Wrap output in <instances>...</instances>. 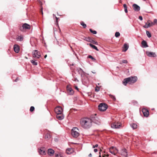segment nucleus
<instances>
[{"mask_svg":"<svg viewBox=\"0 0 157 157\" xmlns=\"http://www.w3.org/2000/svg\"><path fill=\"white\" fill-rule=\"evenodd\" d=\"M80 124L83 128L88 129L92 125V120L87 117L82 118L80 120Z\"/></svg>","mask_w":157,"mask_h":157,"instance_id":"1","label":"nucleus"},{"mask_svg":"<svg viewBox=\"0 0 157 157\" xmlns=\"http://www.w3.org/2000/svg\"><path fill=\"white\" fill-rule=\"evenodd\" d=\"M137 80L136 76H131L125 78L123 82V84L126 86L127 83L132 84L135 83Z\"/></svg>","mask_w":157,"mask_h":157,"instance_id":"2","label":"nucleus"},{"mask_svg":"<svg viewBox=\"0 0 157 157\" xmlns=\"http://www.w3.org/2000/svg\"><path fill=\"white\" fill-rule=\"evenodd\" d=\"M79 130L76 127H74L71 130V135L73 136L76 138L79 135Z\"/></svg>","mask_w":157,"mask_h":157,"instance_id":"3","label":"nucleus"},{"mask_svg":"<svg viewBox=\"0 0 157 157\" xmlns=\"http://www.w3.org/2000/svg\"><path fill=\"white\" fill-rule=\"evenodd\" d=\"M108 106L107 104L104 103H101L98 106L99 110L101 111H104L106 110Z\"/></svg>","mask_w":157,"mask_h":157,"instance_id":"4","label":"nucleus"},{"mask_svg":"<svg viewBox=\"0 0 157 157\" xmlns=\"http://www.w3.org/2000/svg\"><path fill=\"white\" fill-rule=\"evenodd\" d=\"M33 53V57L34 58H39L41 56L40 52L38 51L37 50H34Z\"/></svg>","mask_w":157,"mask_h":157,"instance_id":"5","label":"nucleus"},{"mask_svg":"<svg viewBox=\"0 0 157 157\" xmlns=\"http://www.w3.org/2000/svg\"><path fill=\"white\" fill-rule=\"evenodd\" d=\"M121 126V124L119 123H118V122L113 123L111 124V127L113 128H120Z\"/></svg>","mask_w":157,"mask_h":157,"instance_id":"6","label":"nucleus"},{"mask_svg":"<svg viewBox=\"0 0 157 157\" xmlns=\"http://www.w3.org/2000/svg\"><path fill=\"white\" fill-rule=\"evenodd\" d=\"M109 152L112 154L115 155L118 153V151L116 148L113 147L110 148Z\"/></svg>","mask_w":157,"mask_h":157,"instance_id":"7","label":"nucleus"},{"mask_svg":"<svg viewBox=\"0 0 157 157\" xmlns=\"http://www.w3.org/2000/svg\"><path fill=\"white\" fill-rule=\"evenodd\" d=\"M55 111L56 114L62 113L63 111L62 108L60 106L56 107L55 108Z\"/></svg>","mask_w":157,"mask_h":157,"instance_id":"8","label":"nucleus"},{"mask_svg":"<svg viewBox=\"0 0 157 157\" xmlns=\"http://www.w3.org/2000/svg\"><path fill=\"white\" fill-rule=\"evenodd\" d=\"M120 154L124 157H127L128 155L126 150L124 148L122 149L120 151Z\"/></svg>","mask_w":157,"mask_h":157,"instance_id":"9","label":"nucleus"},{"mask_svg":"<svg viewBox=\"0 0 157 157\" xmlns=\"http://www.w3.org/2000/svg\"><path fill=\"white\" fill-rule=\"evenodd\" d=\"M30 28V25L27 23H24L23 24L22 26L21 27L20 29L21 31H22L23 29H29Z\"/></svg>","mask_w":157,"mask_h":157,"instance_id":"10","label":"nucleus"},{"mask_svg":"<svg viewBox=\"0 0 157 157\" xmlns=\"http://www.w3.org/2000/svg\"><path fill=\"white\" fill-rule=\"evenodd\" d=\"M142 112L144 117H147L148 116L149 112L148 110L147 109L145 108H143L142 109Z\"/></svg>","mask_w":157,"mask_h":157,"instance_id":"11","label":"nucleus"},{"mask_svg":"<svg viewBox=\"0 0 157 157\" xmlns=\"http://www.w3.org/2000/svg\"><path fill=\"white\" fill-rule=\"evenodd\" d=\"M45 149L44 147H41L38 150L39 153L40 155H44L45 154Z\"/></svg>","mask_w":157,"mask_h":157,"instance_id":"12","label":"nucleus"},{"mask_svg":"<svg viewBox=\"0 0 157 157\" xmlns=\"http://www.w3.org/2000/svg\"><path fill=\"white\" fill-rule=\"evenodd\" d=\"M146 54L148 56L150 57H155L156 56L155 53L153 52H146Z\"/></svg>","mask_w":157,"mask_h":157,"instance_id":"13","label":"nucleus"},{"mask_svg":"<svg viewBox=\"0 0 157 157\" xmlns=\"http://www.w3.org/2000/svg\"><path fill=\"white\" fill-rule=\"evenodd\" d=\"M91 120L92 121L97 124H99L101 123L100 119L98 117H94Z\"/></svg>","mask_w":157,"mask_h":157,"instance_id":"14","label":"nucleus"},{"mask_svg":"<svg viewBox=\"0 0 157 157\" xmlns=\"http://www.w3.org/2000/svg\"><path fill=\"white\" fill-rule=\"evenodd\" d=\"M132 6L134 10L136 12H138L140 11V7L137 5L134 4L132 5Z\"/></svg>","mask_w":157,"mask_h":157,"instance_id":"15","label":"nucleus"},{"mask_svg":"<svg viewBox=\"0 0 157 157\" xmlns=\"http://www.w3.org/2000/svg\"><path fill=\"white\" fill-rule=\"evenodd\" d=\"M67 90L68 93L70 95H72L74 93V91L71 88L70 86H67Z\"/></svg>","mask_w":157,"mask_h":157,"instance_id":"16","label":"nucleus"},{"mask_svg":"<svg viewBox=\"0 0 157 157\" xmlns=\"http://www.w3.org/2000/svg\"><path fill=\"white\" fill-rule=\"evenodd\" d=\"M56 118L59 120H62L64 118V116L62 113L57 114L56 115Z\"/></svg>","mask_w":157,"mask_h":157,"instance_id":"17","label":"nucleus"},{"mask_svg":"<svg viewBox=\"0 0 157 157\" xmlns=\"http://www.w3.org/2000/svg\"><path fill=\"white\" fill-rule=\"evenodd\" d=\"M54 150L51 148L48 149V154L51 156L54 155Z\"/></svg>","mask_w":157,"mask_h":157,"instance_id":"18","label":"nucleus"},{"mask_svg":"<svg viewBox=\"0 0 157 157\" xmlns=\"http://www.w3.org/2000/svg\"><path fill=\"white\" fill-rule=\"evenodd\" d=\"M13 48L14 51L16 53H18L19 51V48L18 45L15 44L13 46Z\"/></svg>","mask_w":157,"mask_h":157,"instance_id":"19","label":"nucleus"},{"mask_svg":"<svg viewBox=\"0 0 157 157\" xmlns=\"http://www.w3.org/2000/svg\"><path fill=\"white\" fill-rule=\"evenodd\" d=\"M88 41L94 44L97 45L98 44V42L97 41H95L94 40L91 39L90 37H88Z\"/></svg>","mask_w":157,"mask_h":157,"instance_id":"20","label":"nucleus"},{"mask_svg":"<svg viewBox=\"0 0 157 157\" xmlns=\"http://www.w3.org/2000/svg\"><path fill=\"white\" fill-rule=\"evenodd\" d=\"M141 44L143 48H145L148 47L147 42L145 40H143L142 41Z\"/></svg>","mask_w":157,"mask_h":157,"instance_id":"21","label":"nucleus"},{"mask_svg":"<svg viewBox=\"0 0 157 157\" xmlns=\"http://www.w3.org/2000/svg\"><path fill=\"white\" fill-rule=\"evenodd\" d=\"M123 48L124 49L123 50V51L125 52L129 48V46L128 44L125 43L124 44Z\"/></svg>","mask_w":157,"mask_h":157,"instance_id":"22","label":"nucleus"},{"mask_svg":"<svg viewBox=\"0 0 157 157\" xmlns=\"http://www.w3.org/2000/svg\"><path fill=\"white\" fill-rule=\"evenodd\" d=\"M89 45L91 48H93V49L96 50L97 51H99V50L98 48L95 45L90 43L89 44Z\"/></svg>","mask_w":157,"mask_h":157,"instance_id":"23","label":"nucleus"},{"mask_svg":"<svg viewBox=\"0 0 157 157\" xmlns=\"http://www.w3.org/2000/svg\"><path fill=\"white\" fill-rule=\"evenodd\" d=\"M79 74L81 75H84L85 72L82 71V69H77Z\"/></svg>","mask_w":157,"mask_h":157,"instance_id":"24","label":"nucleus"},{"mask_svg":"<svg viewBox=\"0 0 157 157\" xmlns=\"http://www.w3.org/2000/svg\"><path fill=\"white\" fill-rule=\"evenodd\" d=\"M73 150L71 148L67 149L66 150V152L67 154H69L71 153Z\"/></svg>","mask_w":157,"mask_h":157,"instance_id":"25","label":"nucleus"},{"mask_svg":"<svg viewBox=\"0 0 157 157\" xmlns=\"http://www.w3.org/2000/svg\"><path fill=\"white\" fill-rule=\"evenodd\" d=\"M51 138V135L49 133H47L45 135V138L46 139H49Z\"/></svg>","mask_w":157,"mask_h":157,"instance_id":"26","label":"nucleus"},{"mask_svg":"<svg viewBox=\"0 0 157 157\" xmlns=\"http://www.w3.org/2000/svg\"><path fill=\"white\" fill-rule=\"evenodd\" d=\"M23 40V38L21 36H19L17 38V40L18 41H22Z\"/></svg>","mask_w":157,"mask_h":157,"instance_id":"27","label":"nucleus"},{"mask_svg":"<svg viewBox=\"0 0 157 157\" xmlns=\"http://www.w3.org/2000/svg\"><path fill=\"white\" fill-rule=\"evenodd\" d=\"M131 126L133 129H135L137 128V125L136 124L134 123L131 125Z\"/></svg>","mask_w":157,"mask_h":157,"instance_id":"28","label":"nucleus"},{"mask_svg":"<svg viewBox=\"0 0 157 157\" xmlns=\"http://www.w3.org/2000/svg\"><path fill=\"white\" fill-rule=\"evenodd\" d=\"M109 97L111 98L113 101H115L116 100V98L115 97L113 96V95H112V94H109Z\"/></svg>","mask_w":157,"mask_h":157,"instance_id":"29","label":"nucleus"},{"mask_svg":"<svg viewBox=\"0 0 157 157\" xmlns=\"http://www.w3.org/2000/svg\"><path fill=\"white\" fill-rule=\"evenodd\" d=\"M80 24L83 26L84 28H86V24H85L83 21H81L80 22Z\"/></svg>","mask_w":157,"mask_h":157,"instance_id":"30","label":"nucleus"},{"mask_svg":"<svg viewBox=\"0 0 157 157\" xmlns=\"http://www.w3.org/2000/svg\"><path fill=\"white\" fill-rule=\"evenodd\" d=\"M39 3L40 4V7H41V13L43 14V7L42 6V2L41 1H40V0L39 1Z\"/></svg>","mask_w":157,"mask_h":157,"instance_id":"31","label":"nucleus"},{"mask_svg":"<svg viewBox=\"0 0 157 157\" xmlns=\"http://www.w3.org/2000/svg\"><path fill=\"white\" fill-rule=\"evenodd\" d=\"M90 32L94 34H96L97 33V32L95 30H93L92 29H89Z\"/></svg>","mask_w":157,"mask_h":157,"instance_id":"32","label":"nucleus"},{"mask_svg":"<svg viewBox=\"0 0 157 157\" xmlns=\"http://www.w3.org/2000/svg\"><path fill=\"white\" fill-rule=\"evenodd\" d=\"M146 33L147 35L148 38H150L151 37V34L148 31H146Z\"/></svg>","mask_w":157,"mask_h":157,"instance_id":"33","label":"nucleus"},{"mask_svg":"<svg viewBox=\"0 0 157 157\" xmlns=\"http://www.w3.org/2000/svg\"><path fill=\"white\" fill-rule=\"evenodd\" d=\"M88 57L90 58L93 61H96V59L94 58L91 55H89L88 56Z\"/></svg>","mask_w":157,"mask_h":157,"instance_id":"34","label":"nucleus"},{"mask_svg":"<svg viewBox=\"0 0 157 157\" xmlns=\"http://www.w3.org/2000/svg\"><path fill=\"white\" fill-rule=\"evenodd\" d=\"M120 35V33L119 32H116L115 33V36L116 37H118Z\"/></svg>","mask_w":157,"mask_h":157,"instance_id":"35","label":"nucleus"},{"mask_svg":"<svg viewBox=\"0 0 157 157\" xmlns=\"http://www.w3.org/2000/svg\"><path fill=\"white\" fill-rule=\"evenodd\" d=\"M31 62L33 65H36L37 64V63L34 60H31Z\"/></svg>","mask_w":157,"mask_h":157,"instance_id":"36","label":"nucleus"},{"mask_svg":"<svg viewBox=\"0 0 157 157\" xmlns=\"http://www.w3.org/2000/svg\"><path fill=\"white\" fill-rule=\"evenodd\" d=\"M34 107L33 106H31L30 109V111L31 112H33L34 110Z\"/></svg>","mask_w":157,"mask_h":157,"instance_id":"37","label":"nucleus"},{"mask_svg":"<svg viewBox=\"0 0 157 157\" xmlns=\"http://www.w3.org/2000/svg\"><path fill=\"white\" fill-rule=\"evenodd\" d=\"M100 90V88L98 87V86H97L95 88V90L96 92Z\"/></svg>","mask_w":157,"mask_h":157,"instance_id":"38","label":"nucleus"},{"mask_svg":"<svg viewBox=\"0 0 157 157\" xmlns=\"http://www.w3.org/2000/svg\"><path fill=\"white\" fill-rule=\"evenodd\" d=\"M55 18L56 19V24L58 26V20L59 18H58L57 17H56Z\"/></svg>","mask_w":157,"mask_h":157,"instance_id":"39","label":"nucleus"},{"mask_svg":"<svg viewBox=\"0 0 157 157\" xmlns=\"http://www.w3.org/2000/svg\"><path fill=\"white\" fill-rule=\"evenodd\" d=\"M123 63H128V61L126 60H123L122 61Z\"/></svg>","mask_w":157,"mask_h":157,"instance_id":"40","label":"nucleus"},{"mask_svg":"<svg viewBox=\"0 0 157 157\" xmlns=\"http://www.w3.org/2000/svg\"><path fill=\"white\" fill-rule=\"evenodd\" d=\"M147 26V23H146L145 25L143 26V27L144 28H147L148 27H146Z\"/></svg>","mask_w":157,"mask_h":157,"instance_id":"41","label":"nucleus"},{"mask_svg":"<svg viewBox=\"0 0 157 157\" xmlns=\"http://www.w3.org/2000/svg\"><path fill=\"white\" fill-rule=\"evenodd\" d=\"M139 19L141 21H142L143 20V17L142 16H140L139 17Z\"/></svg>","mask_w":157,"mask_h":157,"instance_id":"42","label":"nucleus"},{"mask_svg":"<svg viewBox=\"0 0 157 157\" xmlns=\"http://www.w3.org/2000/svg\"><path fill=\"white\" fill-rule=\"evenodd\" d=\"M84 38L83 39L84 40H86L87 41H88V37H85V36H84Z\"/></svg>","mask_w":157,"mask_h":157,"instance_id":"43","label":"nucleus"},{"mask_svg":"<svg viewBox=\"0 0 157 157\" xmlns=\"http://www.w3.org/2000/svg\"><path fill=\"white\" fill-rule=\"evenodd\" d=\"M55 156L56 157H61L60 155L58 154H56Z\"/></svg>","mask_w":157,"mask_h":157,"instance_id":"44","label":"nucleus"},{"mask_svg":"<svg viewBox=\"0 0 157 157\" xmlns=\"http://www.w3.org/2000/svg\"><path fill=\"white\" fill-rule=\"evenodd\" d=\"M123 6L124 8V9H127V6L126 4H124L123 5Z\"/></svg>","mask_w":157,"mask_h":157,"instance_id":"45","label":"nucleus"},{"mask_svg":"<svg viewBox=\"0 0 157 157\" xmlns=\"http://www.w3.org/2000/svg\"><path fill=\"white\" fill-rule=\"evenodd\" d=\"M154 23H157V19H155L154 20Z\"/></svg>","mask_w":157,"mask_h":157,"instance_id":"46","label":"nucleus"},{"mask_svg":"<svg viewBox=\"0 0 157 157\" xmlns=\"http://www.w3.org/2000/svg\"><path fill=\"white\" fill-rule=\"evenodd\" d=\"M19 80V78H17L16 79L14 80V82H17Z\"/></svg>","mask_w":157,"mask_h":157,"instance_id":"47","label":"nucleus"},{"mask_svg":"<svg viewBox=\"0 0 157 157\" xmlns=\"http://www.w3.org/2000/svg\"><path fill=\"white\" fill-rule=\"evenodd\" d=\"M151 24L149 23L148 24H147V27H150L151 26Z\"/></svg>","mask_w":157,"mask_h":157,"instance_id":"48","label":"nucleus"},{"mask_svg":"<svg viewBox=\"0 0 157 157\" xmlns=\"http://www.w3.org/2000/svg\"><path fill=\"white\" fill-rule=\"evenodd\" d=\"M106 156L108 157L109 155H106L104 154L102 155V157H105Z\"/></svg>","mask_w":157,"mask_h":157,"instance_id":"49","label":"nucleus"},{"mask_svg":"<svg viewBox=\"0 0 157 157\" xmlns=\"http://www.w3.org/2000/svg\"><path fill=\"white\" fill-rule=\"evenodd\" d=\"M98 149H94V151L95 152H96L98 151Z\"/></svg>","mask_w":157,"mask_h":157,"instance_id":"50","label":"nucleus"},{"mask_svg":"<svg viewBox=\"0 0 157 157\" xmlns=\"http://www.w3.org/2000/svg\"><path fill=\"white\" fill-rule=\"evenodd\" d=\"M124 11L125 13H127V12H128L127 8L124 9Z\"/></svg>","mask_w":157,"mask_h":157,"instance_id":"51","label":"nucleus"},{"mask_svg":"<svg viewBox=\"0 0 157 157\" xmlns=\"http://www.w3.org/2000/svg\"><path fill=\"white\" fill-rule=\"evenodd\" d=\"M89 156L90 157H92V155L91 153H90L89 155Z\"/></svg>","mask_w":157,"mask_h":157,"instance_id":"52","label":"nucleus"},{"mask_svg":"<svg viewBox=\"0 0 157 157\" xmlns=\"http://www.w3.org/2000/svg\"><path fill=\"white\" fill-rule=\"evenodd\" d=\"M75 88L77 90H78V87L77 86H75Z\"/></svg>","mask_w":157,"mask_h":157,"instance_id":"53","label":"nucleus"},{"mask_svg":"<svg viewBox=\"0 0 157 157\" xmlns=\"http://www.w3.org/2000/svg\"><path fill=\"white\" fill-rule=\"evenodd\" d=\"M95 147H98V145L97 144H96L95 145Z\"/></svg>","mask_w":157,"mask_h":157,"instance_id":"54","label":"nucleus"},{"mask_svg":"<svg viewBox=\"0 0 157 157\" xmlns=\"http://www.w3.org/2000/svg\"><path fill=\"white\" fill-rule=\"evenodd\" d=\"M53 17H54H54H55H55H56V15H55V14H53Z\"/></svg>","mask_w":157,"mask_h":157,"instance_id":"55","label":"nucleus"},{"mask_svg":"<svg viewBox=\"0 0 157 157\" xmlns=\"http://www.w3.org/2000/svg\"><path fill=\"white\" fill-rule=\"evenodd\" d=\"M95 147V145H93V147H92V148H94Z\"/></svg>","mask_w":157,"mask_h":157,"instance_id":"56","label":"nucleus"},{"mask_svg":"<svg viewBox=\"0 0 157 157\" xmlns=\"http://www.w3.org/2000/svg\"><path fill=\"white\" fill-rule=\"evenodd\" d=\"M47 57V55H45L44 56V57L45 58H46Z\"/></svg>","mask_w":157,"mask_h":157,"instance_id":"57","label":"nucleus"},{"mask_svg":"<svg viewBox=\"0 0 157 157\" xmlns=\"http://www.w3.org/2000/svg\"><path fill=\"white\" fill-rule=\"evenodd\" d=\"M99 154H100V155L99 156V157H101V153H100V152H99Z\"/></svg>","mask_w":157,"mask_h":157,"instance_id":"58","label":"nucleus"},{"mask_svg":"<svg viewBox=\"0 0 157 157\" xmlns=\"http://www.w3.org/2000/svg\"><path fill=\"white\" fill-rule=\"evenodd\" d=\"M100 151H101V149H100Z\"/></svg>","mask_w":157,"mask_h":157,"instance_id":"59","label":"nucleus"}]
</instances>
